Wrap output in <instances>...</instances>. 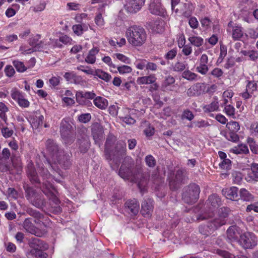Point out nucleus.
<instances>
[{
	"mask_svg": "<svg viewBox=\"0 0 258 258\" xmlns=\"http://www.w3.org/2000/svg\"><path fill=\"white\" fill-rule=\"evenodd\" d=\"M125 37L128 42L133 46L143 45L146 41L147 34L145 29L140 26L134 25L127 28Z\"/></svg>",
	"mask_w": 258,
	"mask_h": 258,
	"instance_id": "1",
	"label": "nucleus"
},
{
	"mask_svg": "<svg viewBox=\"0 0 258 258\" xmlns=\"http://www.w3.org/2000/svg\"><path fill=\"white\" fill-rule=\"evenodd\" d=\"M43 172H42V176L43 179L45 180L43 182V189L42 191L44 194L46 195L50 200H52L56 205L58 204L59 200L55 195L56 190L53 187L52 184L50 183L52 179L56 182H59L60 181L57 179L54 178L50 175L47 170H44L43 169Z\"/></svg>",
	"mask_w": 258,
	"mask_h": 258,
	"instance_id": "2",
	"label": "nucleus"
},
{
	"mask_svg": "<svg viewBox=\"0 0 258 258\" xmlns=\"http://www.w3.org/2000/svg\"><path fill=\"white\" fill-rule=\"evenodd\" d=\"M221 205L220 198L215 194L210 196L206 203V211L200 215L197 218L198 220H203L212 218L215 215L214 212L216 211Z\"/></svg>",
	"mask_w": 258,
	"mask_h": 258,
	"instance_id": "3",
	"label": "nucleus"
},
{
	"mask_svg": "<svg viewBox=\"0 0 258 258\" xmlns=\"http://www.w3.org/2000/svg\"><path fill=\"white\" fill-rule=\"evenodd\" d=\"M226 214L223 216L217 215L215 218L210 220L208 225L201 226L199 230L203 235H208L213 233L214 231L226 223L225 217Z\"/></svg>",
	"mask_w": 258,
	"mask_h": 258,
	"instance_id": "4",
	"label": "nucleus"
},
{
	"mask_svg": "<svg viewBox=\"0 0 258 258\" xmlns=\"http://www.w3.org/2000/svg\"><path fill=\"white\" fill-rule=\"evenodd\" d=\"M31 248L30 253L37 258H45L46 254L43 251L46 250L48 246L37 238H32L29 242Z\"/></svg>",
	"mask_w": 258,
	"mask_h": 258,
	"instance_id": "5",
	"label": "nucleus"
},
{
	"mask_svg": "<svg viewBox=\"0 0 258 258\" xmlns=\"http://www.w3.org/2000/svg\"><path fill=\"white\" fill-rule=\"evenodd\" d=\"M73 130L72 123L66 119L61 120L60 126V132L63 142L66 145L71 144L74 140V137L72 134Z\"/></svg>",
	"mask_w": 258,
	"mask_h": 258,
	"instance_id": "6",
	"label": "nucleus"
},
{
	"mask_svg": "<svg viewBox=\"0 0 258 258\" xmlns=\"http://www.w3.org/2000/svg\"><path fill=\"white\" fill-rule=\"evenodd\" d=\"M107 147V144H106ZM125 151V146L123 145L120 150L119 151H115L113 152H109L107 147L105 149V155L107 160H108L109 164L111 168L114 169L118 165L120 162V158L124 154Z\"/></svg>",
	"mask_w": 258,
	"mask_h": 258,
	"instance_id": "7",
	"label": "nucleus"
},
{
	"mask_svg": "<svg viewBox=\"0 0 258 258\" xmlns=\"http://www.w3.org/2000/svg\"><path fill=\"white\" fill-rule=\"evenodd\" d=\"M47 150L49 152L52 160L55 163L56 161L59 164L63 163V160H68L69 156L63 155L62 158L60 157L62 152L59 151L57 146L51 140H48L46 144Z\"/></svg>",
	"mask_w": 258,
	"mask_h": 258,
	"instance_id": "8",
	"label": "nucleus"
},
{
	"mask_svg": "<svg viewBox=\"0 0 258 258\" xmlns=\"http://www.w3.org/2000/svg\"><path fill=\"white\" fill-rule=\"evenodd\" d=\"M200 192V188L199 185L195 183L190 184L188 186L187 190L183 192L182 199L186 203H194L198 199Z\"/></svg>",
	"mask_w": 258,
	"mask_h": 258,
	"instance_id": "9",
	"label": "nucleus"
},
{
	"mask_svg": "<svg viewBox=\"0 0 258 258\" xmlns=\"http://www.w3.org/2000/svg\"><path fill=\"white\" fill-rule=\"evenodd\" d=\"M238 242L244 248H252L257 244V238L253 233L247 232L240 235Z\"/></svg>",
	"mask_w": 258,
	"mask_h": 258,
	"instance_id": "10",
	"label": "nucleus"
},
{
	"mask_svg": "<svg viewBox=\"0 0 258 258\" xmlns=\"http://www.w3.org/2000/svg\"><path fill=\"white\" fill-rule=\"evenodd\" d=\"M96 95L93 92L77 91L76 93V99L80 105H88L91 102L88 99H94Z\"/></svg>",
	"mask_w": 258,
	"mask_h": 258,
	"instance_id": "11",
	"label": "nucleus"
},
{
	"mask_svg": "<svg viewBox=\"0 0 258 258\" xmlns=\"http://www.w3.org/2000/svg\"><path fill=\"white\" fill-rule=\"evenodd\" d=\"M149 10L153 15L164 17L166 12L165 9L162 6L160 0H151Z\"/></svg>",
	"mask_w": 258,
	"mask_h": 258,
	"instance_id": "12",
	"label": "nucleus"
},
{
	"mask_svg": "<svg viewBox=\"0 0 258 258\" xmlns=\"http://www.w3.org/2000/svg\"><path fill=\"white\" fill-rule=\"evenodd\" d=\"M25 191L26 192V197L30 202L36 207H40L42 203L40 195L31 187H27L26 188Z\"/></svg>",
	"mask_w": 258,
	"mask_h": 258,
	"instance_id": "13",
	"label": "nucleus"
},
{
	"mask_svg": "<svg viewBox=\"0 0 258 258\" xmlns=\"http://www.w3.org/2000/svg\"><path fill=\"white\" fill-rule=\"evenodd\" d=\"M145 0H131L125 6L126 10L130 13H136L144 5Z\"/></svg>",
	"mask_w": 258,
	"mask_h": 258,
	"instance_id": "14",
	"label": "nucleus"
},
{
	"mask_svg": "<svg viewBox=\"0 0 258 258\" xmlns=\"http://www.w3.org/2000/svg\"><path fill=\"white\" fill-rule=\"evenodd\" d=\"M156 78L154 74H150L149 76H143L138 78L137 80V83L138 85H149L153 84L154 89L156 90L158 88V85L155 84Z\"/></svg>",
	"mask_w": 258,
	"mask_h": 258,
	"instance_id": "15",
	"label": "nucleus"
},
{
	"mask_svg": "<svg viewBox=\"0 0 258 258\" xmlns=\"http://www.w3.org/2000/svg\"><path fill=\"white\" fill-rule=\"evenodd\" d=\"M248 182L256 181L258 180V164L253 163L251 168L247 170V175L245 177Z\"/></svg>",
	"mask_w": 258,
	"mask_h": 258,
	"instance_id": "16",
	"label": "nucleus"
},
{
	"mask_svg": "<svg viewBox=\"0 0 258 258\" xmlns=\"http://www.w3.org/2000/svg\"><path fill=\"white\" fill-rule=\"evenodd\" d=\"M99 50V48L97 47H94L91 49L84 56L85 62L88 64H94L96 60V55Z\"/></svg>",
	"mask_w": 258,
	"mask_h": 258,
	"instance_id": "17",
	"label": "nucleus"
},
{
	"mask_svg": "<svg viewBox=\"0 0 258 258\" xmlns=\"http://www.w3.org/2000/svg\"><path fill=\"white\" fill-rule=\"evenodd\" d=\"M44 117L38 112L30 117L29 122L33 129H37L42 125Z\"/></svg>",
	"mask_w": 258,
	"mask_h": 258,
	"instance_id": "18",
	"label": "nucleus"
},
{
	"mask_svg": "<svg viewBox=\"0 0 258 258\" xmlns=\"http://www.w3.org/2000/svg\"><path fill=\"white\" fill-rule=\"evenodd\" d=\"M228 27H231V35L232 38L235 40H240L243 36V31L242 28L238 25H234L231 26V23L228 24Z\"/></svg>",
	"mask_w": 258,
	"mask_h": 258,
	"instance_id": "19",
	"label": "nucleus"
},
{
	"mask_svg": "<svg viewBox=\"0 0 258 258\" xmlns=\"http://www.w3.org/2000/svg\"><path fill=\"white\" fill-rule=\"evenodd\" d=\"M23 227L28 232L34 234L37 236H40V233L38 229L32 223V219L27 218L23 223Z\"/></svg>",
	"mask_w": 258,
	"mask_h": 258,
	"instance_id": "20",
	"label": "nucleus"
},
{
	"mask_svg": "<svg viewBox=\"0 0 258 258\" xmlns=\"http://www.w3.org/2000/svg\"><path fill=\"white\" fill-rule=\"evenodd\" d=\"M222 194L228 199L234 200L238 197V188L232 186L222 189Z\"/></svg>",
	"mask_w": 258,
	"mask_h": 258,
	"instance_id": "21",
	"label": "nucleus"
},
{
	"mask_svg": "<svg viewBox=\"0 0 258 258\" xmlns=\"http://www.w3.org/2000/svg\"><path fill=\"white\" fill-rule=\"evenodd\" d=\"M153 208V201L149 199L145 200L142 204L141 212L142 214L146 216H149Z\"/></svg>",
	"mask_w": 258,
	"mask_h": 258,
	"instance_id": "22",
	"label": "nucleus"
},
{
	"mask_svg": "<svg viewBox=\"0 0 258 258\" xmlns=\"http://www.w3.org/2000/svg\"><path fill=\"white\" fill-rule=\"evenodd\" d=\"M50 41L53 46L60 47L61 45L60 44V42L63 44H67L71 43L72 39L66 35H62L59 36V39H55L50 38Z\"/></svg>",
	"mask_w": 258,
	"mask_h": 258,
	"instance_id": "23",
	"label": "nucleus"
},
{
	"mask_svg": "<svg viewBox=\"0 0 258 258\" xmlns=\"http://www.w3.org/2000/svg\"><path fill=\"white\" fill-rule=\"evenodd\" d=\"M180 9L179 11L185 17H189L192 14L194 10L193 5L189 3H184L179 5Z\"/></svg>",
	"mask_w": 258,
	"mask_h": 258,
	"instance_id": "24",
	"label": "nucleus"
},
{
	"mask_svg": "<svg viewBox=\"0 0 258 258\" xmlns=\"http://www.w3.org/2000/svg\"><path fill=\"white\" fill-rule=\"evenodd\" d=\"M94 104L98 108L104 110L108 105V102L106 99L101 96L95 97L93 100Z\"/></svg>",
	"mask_w": 258,
	"mask_h": 258,
	"instance_id": "25",
	"label": "nucleus"
},
{
	"mask_svg": "<svg viewBox=\"0 0 258 258\" xmlns=\"http://www.w3.org/2000/svg\"><path fill=\"white\" fill-rule=\"evenodd\" d=\"M126 206L128 210L134 215H136L139 210L140 205L136 199L131 200L126 202Z\"/></svg>",
	"mask_w": 258,
	"mask_h": 258,
	"instance_id": "26",
	"label": "nucleus"
},
{
	"mask_svg": "<svg viewBox=\"0 0 258 258\" xmlns=\"http://www.w3.org/2000/svg\"><path fill=\"white\" fill-rule=\"evenodd\" d=\"M227 237L230 240H236L239 235V228L235 226L230 227L227 230Z\"/></svg>",
	"mask_w": 258,
	"mask_h": 258,
	"instance_id": "27",
	"label": "nucleus"
},
{
	"mask_svg": "<svg viewBox=\"0 0 258 258\" xmlns=\"http://www.w3.org/2000/svg\"><path fill=\"white\" fill-rule=\"evenodd\" d=\"M27 173L30 178V180L32 182H37L39 181L37 173L36 172L33 164L32 163H29L27 166Z\"/></svg>",
	"mask_w": 258,
	"mask_h": 258,
	"instance_id": "28",
	"label": "nucleus"
},
{
	"mask_svg": "<svg viewBox=\"0 0 258 258\" xmlns=\"http://www.w3.org/2000/svg\"><path fill=\"white\" fill-rule=\"evenodd\" d=\"M92 134L94 139L97 141L103 138L104 132L102 126L98 124L94 126L92 128Z\"/></svg>",
	"mask_w": 258,
	"mask_h": 258,
	"instance_id": "29",
	"label": "nucleus"
},
{
	"mask_svg": "<svg viewBox=\"0 0 258 258\" xmlns=\"http://www.w3.org/2000/svg\"><path fill=\"white\" fill-rule=\"evenodd\" d=\"M230 151L235 154H246L249 153L248 147L244 144L238 145L231 149Z\"/></svg>",
	"mask_w": 258,
	"mask_h": 258,
	"instance_id": "30",
	"label": "nucleus"
},
{
	"mask_svg": "<svg viewBox=\"0 0 258 258\" xmlns=\"http://www.w3.org/2000/svg\"><path fill=\"white\" fill-rule=\"evenodd\" d=\"M219 103L218 99H216L210 104L205 105L203 110L205 112H210L219 110Z\"/></svg>",
	"mask_w": 258,
	"mask_h": 258,
	"instance_id": "31",
	"label": "nucleus"
},
{
	"mask_svg": "<svg viewBox=\"0 0 258 258\" xmlns=\"http://www.w3.org/2000/svg\"><path fill=\"white\" fill-rule=\"evenodd\" d=\"M165 27V22L161 20L155 21L152 26V30L156 33H160L163 32Z\"/></svg>",
	"mask_w": 258,
	"mask_h": 258,
	"instance_id": "32",
	"label": "nucleus"
},
{
	"mask_svg": "<svg viewBox=\"0 0 258 258\" xmlns=\"http://www.w3.org/2000/svg\"><path fill=\"white\" fill-rule=\"evenodd\" d=\"M93 75L96 76L99 79L107 82H109L111 78L110 75L99 69L96 70L95 72L94 71V74Z\"/></svg>",
	"mask_w": 258,
	"mask_h": 258,
	"instance_id": "33",
	"label": "nucleus"
},
{
	"mask_svg": "<svg viewBox=\"0 0 258 258\" xmlns=\"http://www.w3.org/2000/svg\"><path fill=\"white\" fill-rule=\"evenodd\" d=\"M188 40L192 45L197 47L202 46L204 43V39L198 36H190L188 38Z\"/></svg>",
	"mask_w": 258,
	"mask_h": 258,
	"instance_id": "34",
	"label": "nucleus"
},
{
	"mask_svg": "<svg viewBox=\"0 0 258 258\" xmlns=\"http://www.w3.org/2000/svg\"><path fill=\"white\" fill-rule=\"evenodd\" d=\"M9 111L8 106L4 102H0V118L6 122L8 117L7 113Z\"/></svg>",
	"mask_w": 258,
	"mask_h": 258,
	"instance_id": "35",
	"label": "nucleus"
},
{
	"mask_svg": "<svg viewBox=\"0 0 258 258\" xmlns=\"http://www.w3.org/2000/svg\"><path fill=\"white\" fill-rule=\"evenodd\" d=\"M175 82L174 78L171 76H167L163 82L162 88L163 91L171 90L170 86Z\"/></svg>",
	"mask_w": 258,
	"mask_h": 258,
	"instance_id": "36",
	"label": "nucleus"
},
{
	"mask_svg": "<svg viewBox=\"0 0 258 258\" xmlns=\"http://www.w3.org/2000/svg\"><path fill=\"white\" fill-rule=\"evenodd\" d=\"M239 194L241 199L244 201H251L253 200L252 194L245 188H241Z\"/></svg>",
	"mask_w": 258,
	"mask_h": 258,
	"instance_id": "37",
	"label": "nucleus"
},
{
	"mask_svg": "<svg viewBox=\"0 0 258 258\" xmlns=\"http://www.w3.org/2000/svg\"><path fill=\"white\" fill-rule=\"evenodd\" d=\"M131 172L128 168H125L123 166H121L119 172V175L124 179H129Z\"/></svg>",
	"mask_w": 258,
	"mask_h": 258,
	"instance_id": "38",
	"label": "nucleus"
},
{
	"mask_svg": "<svg viewBox=\"0 0 258 258\" xmlns=\"http://www.w3.org/2000/svg\"><path fill=\"white\" fill-rule=\"evenodd\" d=\"M226 127L230 132L237 133L240 130V125L238 122L229 121L226 124Z\"/></svg>",
	"mask_w": 258,
	"mask_h": 258,
	"instance_id": "39",
	"label": "nucleus"
},
{
	"mask_svg": "<svg viewBox=\"0 0 258 258\" xmlns=\"http://www.w3.org/2000/svg\"><path fill=\"white\" fill-rule=\"evenodd\" d=\"M7 196L10 200H17L19 197V194L14 188L9 187L7 191Z\"/></svg>",
	"mask_w": 258,
	"mask_h": 258,
	"instance_id": "40",
	"label": "nucleus"
},
{
	"mask_svg": "<svg viewBox=\"0 0 258 258\" xmlns=\"http://www.w3.org/2000/svg\"><path fill=\"white\" fill-rule=\"evenodd\" d=\"M113 56L123 63L130 64L131 62V59L122 53H116L113 54Z\"/></svg>",
	"mask_w": 258,
	"mask_h": 258,
	"instance_id": "41",
	"label": "nucleus"
},
{
	"mask_svg": "<svg viewBox=\"0 0 258 258\" xmlns=\"http://www.w3.org/2000/svg\"><path fill=\"white\" fill-rule=\"evenodd\" d=\"M241 53L245 56H248L249 59L251 60L254 61L258 59V53L254 50L250 51H241Z\"/></svg>",
	"mask_w": 258,
	"mask_h": 258,
	"instance_id": "42",
	"label": "nucleus"
},
{
	"mask_svg": "<svg viewBox=\"0 0 258 258\" xmlns=\"http://www.w3.org/2000/svg\"><path fill=\"white\" fill-rule=\"evenodd\" d=\"M41 36L39 34L32 36L29 39L30 45L33 47H36L37 45L40 44L39 40Z\"/></svg>",
	"mask_w": 258,
	"mask_h": 258,
	"instance_id": "43",
	"label": "nucleus"
},
{
	"mask_svg": "<svg viewBox=\"0 0 258 258\" xmlns=\"http://www.w3.org/2000/svg\"><path fill=\"white\" fill-rule=\"evenodd\" d=\"M13 64L15 67L17 71L19 72H24L27 70L26 67L23 62L19 60H14Z\"/></svg>",
	"mask_w": 258,
	"mask_h": 258,
	"instance_id": "44",
	"label": "nucleus"
},
{
	"mask_svg": "<svg viewBox=\"0 0 258 258\" xmlns=\"http://www.w3.org/2000/svg\"><path fill=\"white\" fill-rule=\"evenodd\" d=\"M247 141L251 152L255 154H258V145L255 144L254 140L252 138L249 137L247 138Z\"/></svg>",
	"mask_w": 258,
	"mask_h": 258,
	"instance_id": "45",
	"label": "nucleus"
},
{
	"mask_svg": "<svg viewBox=\"0 0 258 258\" xmlns=\"http://www.w3.org/2000/svg\"><path fill=\"white\" fill-rule=\"evenodd\" d=\"M186 68L184 62L178 61L172 66L171 69L175 72H181L183 71Z\"/></svg>",
	"mask_w": 258,
	"mask_h": 258,
	"instance_id": "46",
	"label": "nucleus"
},
{
	"mask_svg": "<svg viewBox=\"0 0 258 258\" xmlns=\"http://www.w3.org/2000/svg\"><path fill=\"white\" fill-rule=\"evenodd\" d=\"M12 98L15 101H18L22 96L23 94L16 88H13L11 91Z\"/></svg>",
	"mask_w": 258,
	"mask_h": 258,
	"instance_id": "47",
	"label": "nucleus"
},
{
	"mask_svg": "<svg viewBox=\"0 0 258 258\" xmlns=\"http://www.w3.org/2000/svg\"><path fill=\"white\" fill-rule=\"evenodd\" d=\"M182 76L183 78L188 81L195 80L197 77V74L190 72L189 70L184 71Z\"/></svg>",
	"mask_w": 258,
	"mask_h": 258,
	"instance_id": "48",
	"label": "nucleus"
},
{
	"mask_svg": "<svg viewBox=\"0 0 258 258\" xmlns=\"http://www.w3.org/2000/svg\"><path fill=\"white\" fill-rule=\"evenodd\" d=\"M224 112L227 116H231L234 118L235 116V108L231 105H227L225 106Z\"/></svg>",
	"mask_w": 258,
	"mask_h": 258,
	"instance_id": "49",
	"label": "nucleus"
},
{
	"mask_svg": "<svg viewBox=\"0 0 258 258\" xmlns=\"http://www.w3.org/2000/svg\"><path fill=\"white\" fill-rule=\"evenodd\" d=\"M117 71L120 74L123 75L131 73L132 69L128 66L122 65L117 67Z\"/></svg>",
	"mask_w": 258,
	"mask_h": 258,
	"instance_id": "50",
	"label": "nucleus"
},
{
	"mask_svg": "<svg viewBox=\"0 0 258 258\" xmlns=\"http://www.w3.org/2000/svg\"><path fill=\"white\" fill-rule=\"evenodd\" d=\"M76 69L84 72L87 75H93L94 74V71L89 66H84L80 65L79 66H78L76 68Z\"/></svg>",
	"mask_w": 258,
	"mask_h": 258,
	"instance_id": "51",
	"label": "nucleus"
},
{
	"mask_svg": "<svg viewBox=\"0 0 258 258\" xmlns=\"http://www.w3.org/2000/svg\"><path fill=\"white\" fill-rule=\"evenodd\" d=\"M200 22L202 27L205 30H207L210 28L211 26L212 21L208 17H205L204 18L201 19L200 20Z\"/></svg>",
	"mask_w": 258,
	"mask_h": 258,
	"instance_id": "52",
	"label": "nucleus"
},
{
	"mask_svg": "<svg viewBox=\"0 0 258 258\" xmlns=\"http://www.w3.org/2000/svg\"><path fill=\"white\" fill-rule=\"evenodd\" d=\"M196 70L198 72L202 75H205L208 72L209 68L207 64L200 63Z\"/></svg>",
	"mask_w": 258,
	"mask_h": 258,
	"instance_id": "53",
	"label": "nucleus"
},
{
	"mask_svg": "<svg viewBox=\"0 0 258 258\" xmlns=\"http://www.w3.org/2000/svg\"><path fill=\"white\" fill-rule=\"evenodd\" d=\"M145 160L146 165L149 167H154L155 166L156 160L153 156L148 155L145 157Z\"/></svg>",
	"mask_w": 258,
	"mask_h": 258,
	"instance_id": "54",
	"label": "nucleus"
},
{
	"mask_svg": "<svg viewBox=\"0 0 258 258\" xmlns=\"http://www.w3.org/2000/svg\"><path fill=\"white\" fill-rule=\"evenodd\" d=\"M226 138L230 141L236 142L239 140V137L236 132H229L225 135Z\"/></svg>",
	"mask_w": 258,
	"mask_h": 258,
	"instance_id": "55",
	"label": "nucleus"
},
{
	"mask_svg": "<svg viewBox=\"0 0 258 258\" xmlns=\"http://www.w3.org/2000/svg\"><path fill=\"white\" fill-rule=\"evenodd\" d=\"M177 40L178 46L179 48H182L185 44V37L183 33H179L177 36Z\"/></svg>",
	"mask_w": 258,
	"mask_h": 258,
	"instance_id": "56",
	"label": "nucleus"
},
{
	"mask_svg": "<svg viewBox=\"0 0 258 258\" xmlns=\"http://www.w3.org/2000/svg\"><path fill=\"white\" fill-rule=\"evenodd\" d=\"M95 22L99 27H103L105 25L104 19L101 14H97L95 18Z\"/></svg>",
	"mask_w": 258,
	"mask_h": 258,
	"instance_id": "57",
	"label": "nucleus"
},
{
	"mask_svg": "<svg viewBox=\"0 0 258 258\" xmlns=\"http://www.w3.org/2000/svg\"><path fill=\"white\" fill-rule=\"evenodd\" d=\"M1 132L3 136L5 138L11 137L14 133L13 130L10 129L7 127H3L1 130Z\"/></svg>",
	"mask_w": 258,
	"mask_h": 258,
	"instance_id": "58",
	"label": "nucleus"
},
{
	"mask_svg": "<svg viewBox=\"0 0 258 258\" xmlns=\"http://www.w3.org/2000/svg\"><path fill=\"white\" fill-rule=\"evenodd\" d=\"M188 24L193 29H196L199 26V22L197 19L195 17H191L188 19Z\"/></svg>",
	"mask_w": 258,
	"mask_h": 258,
	"instance_id": "59",
	"label": "nucleus"
},
{
	"mask_svg": "<svg viewBox=\"0 0 258 258\" xmlns=\"http://www.w3.org/2000/svg\"><path fill=\"white\" fill-rule=\"evenodd\" d=\"M246 90L249 91L252 94L257 89L256 83L254 81H250L248 83L246 86Z\"/></svg>",
	"mask_w": 258,
	"mask_h": 258,
	"instance_id": "60",
	"label": "nucleus"
},
{
	"mask_svg": "<svg viewBox=\"0 0 258 258\" xmlns=\"http://www.w3.org/2000/svg\"><path fill=\"white\" fill-rule=\"evenodd\" d=\"M231 165V161L228 159H225L224 160H222L220 163L219 166L220 167L224 170H229L230 168Z\"/></svg>",
	"mask_w": 258,
	"mask_h": 258,
	"instance_id": "61",
	"label": "nucleus"
},
{
	"mask_svg": "<svg viewBox=\"0 0 258 258\" xmlns=\"http://www.w3.org/2000/svg\"><path fill=\"white\" fill-rule=\"evenodd\" d=\"M91 115L90 113L82 114L78 116L79 120L83 123H86L90 121Z\"/></svg>",
	"mask_w": 258,
	"mask_h": 258,
	"instance_id": "62",
	"label": "nucleus"
},
{
	"mask_svg": "<svg viewBox=\"0 0 258 258\" xmlns=\"http://www.w3.org/2000/svg\"><path fill=\"white\" fill-rule=\"evenodd\" d=\"M227 54V47L224 45H221L220 46V53L219 57L218 59V61L221 62L223 58L226 56Z\"/></svg>",
	"mask_w": 258,
	"mask_h": 258,
	"instance_id": "63",
	"label": "nucleus"
},
{
	"mask_svg": "<svg viewBox=\"0 0 258 258\" xmlns=\"http://www.w3.org/2000/svg\"><path fill=\"white\" fill-rule=\"evenodd\" d=\"M17 102L19 105L21 107L26 108L28 107L30 105L29 101L24 97V96H22Z\"/></svg>",
	"mask_w": 258,
	"mask_h": 258,
	"instance_id": "64",
	"label": "nucleus"
}]
</instances>
